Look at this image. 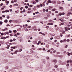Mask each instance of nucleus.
I'll use <instances>...</instances> for the list:
<instances>
[{"label":"nucleus","mask_w":72,"mask_h":72,"mask_svg":"<svg viewBox=\"0 0 72 72\" xmlns=\"http://www.w3.org/2000/svg\"><path fill=\"white\" fill-rule=\"evenodd\" d=\"M9 45H13V43H10L9 44Z\"/></svg>","instance_id":"nucleus-47"},{"label":"nucleus","mask_w":72,"mask_h":72,"mask_svg":"<svg viewBox=\"0 0 72 72\" xmlns=\"http://www.w3.org/2000/svg\"><path fill=\"white\" fill-rule=\"evenodd\" d=\"M40 7H42V4H41L40 5Z\"/></svg>","instance_id":"nucleus-45"},{"label":"nucleus","mask_w":72,"mask_h":72,"mask_svg":"<svg viewBox=\"0 0 72 72\" xmlns=\"http://www.w3.org/2000/svg\"><path fill=\"white\" fill-rule=\"evenodd\" d=\"M37 8H39L40 7V5H37Z\"/></svg>","instance_id":"nucleus-26"},{"label":"nucleus","mask_w":72,"mask_h":72,"mask_svg":"<svg viewBox=\"0 0 72 72\" xmlns=\"http://www.w3.org/2000/svg\"><path fill=\"white\" fill-rule=\"evenodd\" d=\"M14 53L15 54H17V52H16V51H15L14 52Z\"/></svg>","instance_id":"nucleus-30"},{"label":"nucleus","mask_w":72,"mask_h":72,"mask_svg":"<svg viewBox=\"0 0 72 72\" xmlns=\"http://www.w3.org/2000/svg\"><path fill=\"white\" fill-rule=\"evenodd\" d=\"M30 7H32V6H33V5L31 4V5H30Z\"/></svg>","instance_id":"nucleus-44"},{"label":"nucleus","mask_w":72,"mask_h":72,"mask_svg":"<svg viewBox=\"0 0 72 72\" xmlns=\"http://www.w3.org/2000/svg\"><path fill=\"white\" fill-rule=\"evenodd\" d=\"M44 19H48V17H45Z\"/></svg>","instance_id":"nucleus-38"},{"label":"nucleus","mask_w":72,"mask_h":72,"mask_svg":"<svg viewBox=\"0 0 72 72\" xmlns=\"http://www.w3.org/2000/svg\"><path fill=\"white\" fill-rule=\"evenodd\" d=\"M8 68H9V67L8 66H7L5 68V69H8Z\"/></svg>","instance_id":"nucleus-21"},{"label":"nucleus","mask_w":72,"mask_h":72,"mask_svg":"<svg viewBox=\"0 0 72 72\" xmlns=\"http://www.w3.org/2000/svg\"><path fill=\"white\" fill-rule=\"evenodd\" d=\"M28 19H29V20H32V19H35V18H28Z\"/></svg>","instance_id":"nucleus-3"},{"label":"nucleus","mask_w":72,"mask_h":72,"mask_svg":"<svg viewBox=\"0 0 72 72\" xmlns=\"http://www.w3.org/2000/svg\"><path fill=\"white\" fill-rule=\"evenodd\" d=\"M60 52H57V54H60Z\"/></svg>","instance_id":"nucleus-32"},{"label":"nucleus","mask_w":72,"mask_h":72,"mask_svg":"<svg viewBox=\"0 0 72 72\" xmlns=\"http://www.w3.org/2000/svg\"><path fill=\"white\" fill-rule=\"evenodd\" d=\"M14 1L15 3H16V2H17V0H14Z\"/></svg>","instance_id":"nucleus-49"},{"label":"nucleus","mask_w":72,"mask_h":72,"mask_svg":"<svg viewBox=\"0 0 72 72\" xmlns=\"http://www.w3.org/2000/svg\"><path fill=\"white\" fill-rule=\"evenodd\" d=\"M21 30V28H19L17 29L18 31H20Z\"/></svg>","instance_id":"nucleus-20"},{"label":"nucleus","mask_w":72,"mask_h":72,"mask_svg":"<svg viewBox=\"0 0 72 72\" xmlns=\"http://www.w3.org/2000/svg\"><path fill=\"white\" fill-rule=\"evenodd\" d=\"M48 3H50V4L52 3L51 1L50 0H48Z\"/></svg>","instance_id":"nucleus-6"},{"label":"nucleus","mask_w":72,"mask_h":72,"mask_svg":"<svg viewBox=\"0 0 72 72\" xmlns=\"http://www.w3.org/2000/svg\"><path fill=\"white\" fill-rule=\"evenodd\" d=\"M14 36H15L16 37H17V36H18V35H17V34H15L14 35Z\"/></svg>","instance_id":"nucleus-55"},{"label":"nucleus","mask_w":72,"mask_h":72,"mask_svg":"<svg viewBox=\"0 0 72 72\" xmlns=\"http://www.w3.org/2000/svg\"><path fill=\"white\" fill-rule=\"evenodd\" d=\"M69 14V13H68L67 14V16H69V14Z\"/></svg>","instance_id":"nucleus-35"},{"label":"nucleus","mask_w":72,"mask_h":72,"mask_svg":"<svg viewBox=\"0 0 72 72\" xmlns=\"http://www.w3.org/2000/svg\"><path fill=\"white\" fill-rule=\"evenodd\" d=\"M67 41V42H69V39H68L67 40H66Z\"/></svg>","instance_id":"nucleus-41"},{"label":"nucleus","mask_w":72,"mask_h":72,"mask_svg":"<svg viewBox=\"0 0 72 72\" xmlns=\"http://www.w3.org/2000/svg\"><path fill=\"white\" fill-rule=\"evenodd\" d=\"M2 24H3V22H1L0 21V26H1V25H2Z\"/></svg>","instance_id":"nucleus-18"},{"label":"nucleus","mask_w":72,"mask_h":72,"mask_svg":"<svg viewBox=\"0 0 72 72\" xmlns=\"http://www.w3.org/2000/svg\"><path fill=\"white\" fill-rule=\"evenodd\" d=\"M35 1H36V3H39V0H35Z\"/></svg>","instance_id":"nucleus-29"},{"label":"nucleus","mask_w":72,"mask_h":72,"mask_svg":"<svg viewBox=\"0 0 72 72\" xmlns=\"http://www.w3.org/2000/svg\"><path fill=\"white\" fill-rule=\"evenodd\" d=\"M6 34H9V32H6Z\"/></svg>","instance_id":"nucleus-53"},{"label":"nucleus","mask_w":72,"mask_h":72,"mask_svg":"<svg viewBox=\"0 0 72 72\" xmlns=\"http://www.w3.org/2000/svg\"><path fill=\"white\" fill-rule=\"evenodd\" d=\"M53 62H54V64H55L57 62V60H54L53 61Z\"/></svg>","instance_id":"nucleus-1"},{"label":"nucleus","mask_w":72,"mask_h":72,"mask_svg":"<svg viewBox=\"0 0 72 72\" xmlns=\"http://www.w3.org/2000/svg\"><path fill=\"white\" fill-rule=\"evenodd\" d=\"M13 31L14 32V33H17V30H14Z\"/></svg>","instance_id":"nucleus-12"},{"label":"nucleus","mask_w":72,"mask_h":72,"mask_svg":"<svg viewBox=\"0 0 72 72\" xmlns=\"http://www.w3.org/2000/svg\"><path fill=\"white\" fill-rule=\"evenodd\" d=\"M58 13V12L57 11H56L55 12V13Z\"/></svg>","instance_id":"nucleus-50"},{"label":"nucleus","mask_w":72,"mask_h":72,"mask_svg":"<svg viewBox=\"0 0 72 72\" xmlns=\"http://www.w3.org/2000/svg\"><path fill=\"white\" fill-rule=\"evenodd\" d=\"M12 31L10 30L9 31V33H12Z\"/></svg>","instance_id":"nucleus-51"},{"label":"nucleus","mask_w":72,"mask_h":72,"mask_svg":"<svg viewBox=\"0 0 72 72\" xmlns=\"http://www.w3.org/2000/svg\"><path fill=\"white\" fill-rule=\"evenodd\" d=\"M53 23H50V24L51 25H53Z\"/></svg>","instance_id":"nucleus-56"},{"label":"nucleus","mask_w":72,"mask_h":72,"mask_svg":"<svg viewBox=\"0 0 72 72\" xmlns=\"http://www.w3.org/2000/svg\"><path fill=\"white\" fill-rule=\"evenodd\" d=\"M14 6H18V4L17 3L15 4H14Z\"/></svg>","instance_id":"nucleus-25"},{"label":"nucleus","mask_w":72,"mask_h":72,"mask_svg":"<svg viewBox=\"0 0 72 72\" xmlns=\"http://www.w3.org/2000/svg\"><path fill=\"white\" fill-rule=\"evenodd\" d=\"M59 20L60 21H61V22H63V20L61 19H59Z\"/></svg>","instance_id":"nucleus-15"},{"label":"nucleus","mask_w":72,"mask_h":72,"mask_svg":"<svg viewBox=\"0 0 72 72\" xmlns=\"http://www.w3.org/2000/svg\"><path fill=\"white\" fill-rule=\"evenodd\" d=\"M28 10H31V8H28Z\"/></svg>","instance_id":"nucleus-54"},{"label":"nucleus","mask_w":72,"mask_h":72,"mask_svg":"<svg viewBox=\"0 0 72 72\" xmlns=\"http://www.w3.org/2000/svg\"><path fill=\"white\" fill-rule=\"evenodd\" d=\"M22 51V49H21V50H19V51L20 52H21V51Z\"/></svg>","instance_id":"nucleus-39"},{"label":"nucleus","mask_w":72,"mask_h":72,"mask_svg":"<svg viewBox=\"0 0 72 72\" xmlns=\"http://www.w3.org/2000/svg\"><path fill=\"white\" fill-rule=\"evenodd\" d=\"M52 4H55L56 3V2L55 1H53L52 2Z\"/></svg>","instance_id":"nucleus-7"},{"label":"nucleus","mask_w":72,"mask_h":72,"mask_svg":"<svg viewBox=\"0 0 72 72\" xmlns=\"http://www.w3.org/2000/svg\"><path fill=\"white\" fill-rule=\"evenodd\" d=\"M6 39V37H3L2 39Z\"/></svg>","instance_id":"nucleus-24"},{"label":"nucleus","mask_w":72,"mask_h":72,"mask_svg":"<svg viewBox=\"0 0 72 72\" xmlns=\"http://www.w3.org/2000/svg\"><path fill=\"white\" fill-rule=\"evenodd\" d=\"M25 2H28V0H25Z\"/></svg>","instance_id":"nucleus-63"},{"label":"nucleus","mask_w":72,"mask_h":72,"mask_svg":"<svg viewBox=\"0 0 72 72\" xmlns=\"http://www.w3.org/2000/svg\"><path fill=\"white\" fill-rule=\"evenodd\" d=\"M10 42H13V40H12V39L10 40Z\"/></svg>","instance_id":"nucleus-36"},{"label":"nucleus","mask_w":72,"mask_h":72,"mask_svg":"<svg viewBox=\"0 0 72 72\" xmlns=\"http://www.w3.org/2000/svg\"><path fill=\"white\" fill-rule=\"evenodd\" d=\"M64 22H62L61 23V24L62 25H64Z\"/></svg>","instance_id":"nucleus-58"},{"label":"nucleus","mask_w":72,"mask_h":72,"mask_svg":"<svg viewBox=\"0 0 72 72\" xmlns=\"http://www.w3.org/2000/svg\"><path fill=\"white\" fill-rule=\"evenodd\" d=\"M7 12H9V10H6L4 11V13H7Z\"/></svg>","instance_id":"nucleus-9"},{"label":"nucleus","mask_w":72,"mask_h":72,"mask_svg":"<svg viewBox=\"0 0 72 72\" xmlns=\"http://www.w3.org/2000/svg\"><path fill=\"white\" fill-rule=\"evenodd\" d=\"M11 3H14V1L13 0L11 1Z\"/></svg>","instance_id":"nucleus-60"},{"label":"nucleus","mask_w":72,"mask_h":72,"mask_svg":"<svg viewBox=\"0 0 72 72\" xmlns=\"http://www.w3.org/2000/svg\"><path fill=\"white\" fill-rule=\"evenodd\" d=\"M34 31H37V29H34Z\"/></svg>","instance_id":"nucleus-40"},{"label":"nucleus","mask_w":72,"mask_h":72,"mask_svg":"<svg viewBox=\"0 0 72 72\" xmlns=\"http://www.w3.org/2000/svg\"><path fill=\"white\" fill-rule=\"evenodd\" d=\"M5 30H8V28H5Z\"/></svg>","instance_id":"nucleus-37"},{"label":"nucleus","mask_w":72,"mask_h":72,"mask_svg":"<svg viewBox=\"0 0 72 72\" xmlns=\"http://www.w3.org/2000/svg\"><path fill=\"white\" fill-rule=\"evenodd\" d=\"M25 8H26V9H27L28 8V6H26L25 7Z\"/></svg>","instance_id":"nucleus-31"},{"label":"nucleus","mask_w":72,"mask_h":72,"mask_svg":"<svg viewBox=\"0 0 72 72\" xmlns=\"http://www.w3.org/2000/svg\"><path fill=\"white\" fill-rule=\"evenodd\" d=\"M68 47V45H66L65 46V48H67Z\"/></svg>","instance_id":"nucleus-48"},{"label":"nucleus","mask_w":72,"mask_h":72,"mask_svg":"<svg viewBox=\"0 0 72 72\" xmlns=\"http://www.w3.org/2000/svg\"><path fill=\"white\" fill-rule=\"evenodd\" d=\"M57 4H60L61 3L60 2V1H58L57 2Z\"/></svg>","instance_id":"nucleus-16"},{"label":"nucleus","mask_w":72,"mask_h":72,"mask_svg":"<svg viewBox=\"0 0 72 72\" xmlns=\"http://www.w3.org/2000/svg\"><path fill=\"white\" fill-rule=\"evenodd\" d=\"M69 60V62H70V63H72V60Z\"/></svg>","instance_id":"nucleus-43"},{"label":"nucleus","mask_w":72,"mask_h":72,"mask_svg":"<svg viewBox=\"0 0 72 72\" xmlns=\"http://www.w3.org/2000/svg\"><path fill=\"white\" fill-rule=\"evenodd\" d=\"M32 3L33 4H36V1L33 2V1H32Z\"/></svg>","instance_id":"nucleus-4"},{"label":"nucleus","mask_w":72,"mask_h":72,"mask_svg":"<svg viewBox=\"0 0 72 72\" xmlns=\"http://www.w3.org/2000/svg\"><path fill=\"white\" fill-rule=\"evenodd\" d=\"M13 21L14 23H17V21L13 20Z\"/></svg>","instance_id":"nucleus-28"},{"label":"nucleus","mask_w":72,"mask_h":72,"mask_svg":"<svg viewBox=\"0 0 72 72\" xmlns=\"http://www.w3.org/2000/svg\"><path fill=\"white\" fill-rule=\"evenodd\" d=\"M6 5H8V4H9V1H7L6 2Z\"/></svg>","instance_id":"nucleus-11"},{"label":"nucleus","mask_w":72,"mask_h":72,"mask_svg":"<svg viewBox=\"0 0 72 72\" xmlns=\"http://www.w3.org/2000/svg\"><path fill=\"white\" fill-rule=\"evenodd\" d=\"M4 22H5V23H7V22H8V20L6 19L5 20Z\"/></svg>","instance_id":"nucleus-17"},{"label":"nucleus","mask_w":72,"mask_h":72,"mask_svg":"<svg viewBox=\"0 0 72 72\" xmlns=\"http://www.w3.org/2000/svg\"><path fill=\"white\" fill-rule=\"evenodd\" d=\"M13 6L12 5H10V8H12Z\"/></svg>","instance_id":"nucleus-52"},{"label":"nucleus","mask_w":72,"mask_h":72,"mask_svg":"<svg viewBox=\"0 0 72 72\" xmlns=\"http://www.w3.org/2000/svg\"><path fill=\"white\" fill-rule=\"evenodd\" d=\"M1 10H4V8H2L1 9Z\"/></svg>","instance_id":"nucleus-64"},{"label":"nucleus","mask_w":72,"mask_h":72,"mask_svg":"<svg viewBox=\"0 0 72 72\" xmlns=\"http://www.w3.org/2000/svg\"><path fill=\"white\" fill-rule=\"evenodd\" d=\"M39 34H40V35H42V33L41 32H39Z\"/></svg>","instance_id":"nucleus-42"},{"label":"nucleus","mask_w":72,"mask_h":72,"mask_svg":"<svg viewBox=\"0 0 72 72\" xmlns=\"http://www.w3.org/2000/svg\"><path fill=\"white\" fill-rule=\"evenodd\" d=\"M65 14V13L64 12H63L62 14H59V15L60 16L62 15H64Z\"/></svg>","instance_id":"nucleus-2"},{"label":"nucleus","mask_w":72,"mask_h":72,"mask_svg":"<svg viewBox=\"0 0 72 72\" xmlns=\"http://www.w3.org/2000/svg\"><path fill=\"white\" fill-rule=\"evenodd\" d=\"M32 28L33 29H35V28H36V26H33V27H32Z\"/></svg>","instance_id":"nucleus-10"},{"label":"nucleus","mask_w":72,"mask_h":72,"mask_svg":"<svg viewBox=\"0 0 72 72\" xmlns=\"http://www.w3.org/2000/svg\"><path fill=\"white\" fill-rule=\"evenodd\" d=\"M55 68H58V66L55 65Z\"/></svg>","instance_id":"nucleus-34"},{"label":"nucleus","mask_w":72,"mask_h":72,"mask_svg":"<svg viewBox=\"0 0 72 72\" xmlns=\"http://www.w3.org/2000/svg\"><path fill=\"white\" fill-rule=\"evenodd\" d=\"M14 69H17V68H12V69H10V71H13V70H14Z\"/></svg>","instance_id":"nucleus-5"},{"label":"nucleus","mask_w":72,"mask_h":72,"mask_svg":"<svg viewBox=\"0 0 72 72\" xmlns=\"http://www.w3.org/2000/svg\"><path fill=\"white\" fill-rule=\"evenodd\" d=\"M35 57L36 58H39V57H38V56H35Z\"/></svg>","instance_id":"nucleus-59"},{"label":"nucleus","mask_w":72,"mask_h":72,"mask_svg":"<svg viewBox=\"0 0 72 72\" xmlns=\"http://www.w3.org/2000/svg\"><path fill=\"white\" fill-rule=\"evenodd\" d=\"M46 28H49V26H46Z\"/></svg>","instance_id":"nucleus-62"},{"label":"nucleus","mask_w":72,"mask_h":72,"mask_svg":"<svg viewBox=\"0 0 72 72\" xmlns=\"http://www.w3.org/2000/svg\"><path fill=\"white\" fill-rule=\"evenodd\" d=\"M43 12H45V11H46V10H45V9H44L43 10Z\"/></svg>","instance_id":"nucleus-61"},{"label":"nucleus","mask_w":72,"mask_h":72,"mask_svg":"<svg viewBox=\"0 0 72 72\" xmlns=\"http://www.w3.org/2000/svg\"><path fill=\"white\" fill-rule=\"evenodd\" d=\"M62 34H66V33L65 32V31H64L62 32Z\"/></svg>","instance_id":"nucleus-27"},{"label":"nucleus","mask_w":72,"mask_h":72,"mask_svg":"<svg viewBox=\"0 0 72 72\" xmlns=\"http://www.w3.org/2000/svg\"><path fill=\"white\" fill-rule=\"evenodd\" d=\"M67 28V27H66L65 28V30L66 32L68 31V29Z\"/></svg>","instance_id":"nucleus-8"},{"label":"nucleus","mask_w":72,"mask_h":72,"mask_svg":"<svg viewBox=\"0 0 72 72\" xmlns=\"http://www.w3.org/2000/svg\"><path fill=\"white\" fill-rule=\"evenodd\" d=\"M66 41V39H64L63 40V42H65Z\"/></svg>","instance_id":"nucleus-22"},{"label":"nucleus","mask_w":72,"mask_h":72,"mask_svg":"<svg viewBox=\"0 0 72 72\" xmlns=\"http://www.w3.org/2000/svg\"><path fill=\"white\" fill-rule=\"evenodd\" d=\"M61 57V56H58V55H57V56H56V57Z\"/></svg>","instance_id":"nucleus-46"},{"label":"nucleus","mask_w":72,"mask_h":72,"mask_svg":"<svg viewBox=\"0 0 72 72\" xmlns=\"http://www.w3.org/2000/svg\"><path fill=\"white\" fill-rule=\"evenodd\" d=\"M46 59H49V57H46Z\"/></svg>","instance_id":"nucleus-23"},{"label":"nucleus","mask_w":72,"mask_h":72,"mask_svg":"<svg viewBox=\"0 0 72 72\" xmlns=\"http://www.w3.org/2000/svg\"><path fill=\"white\" fill-rule=\"evenodd\" d=\"M55 10H57V9L56 8H54L52 9V11H55Z\"/></svg>","instance_id":"nucleus-19"},{"label":"nucleus","mask_w":72,"mask_h":72,"mask_svg":"<svg viewBox=\"0 0 72 72\" xmlns=\"http://www.w3.org/2000/svg\"><path fill=\"white\" fill-rule=\"evenodd\" d=\"M55 52H56V51L54 50L53 51V53H55Z\"/></svg>","instance_id":"nucleus-57"},{"label":"nucleus","mask_w":72,"mask_h":72,"mask_svg":"<svg viewBox=\"0 0 72 72\" xmlns=\"http://www.w3.org/2000/svg\"><path fill=\"white\" fill-rule=\"evenodd\" d=\"M60 9H62V10H63V8L62 7H60L59 8Z\"/></svg>","instance_id":"nucleus-13"},{"label":"nucleus","mask_w":72,"mask_h":72,"mask_svg":"<svg viewBox=\"0 0 72 72\" xmlns=\"http://www.w3.org/2000/svg\"><path fill=\"white\" fill-rule=\"evenodd\" d=\"M49 9H51V7L49 6Z\"/></svg>","instance_id":"nucleus-33"},{"label":"nucleus","mask_w":72,"mask_h":72,"mask_svg":"<svg viewBox=\"0 0 72 72\" xmlns=\"http://www.w3.org/2000/svg\"><path fill=\"white\" fill-rule=\"evenodd\" d=\"M67 55H68V56H70V53H69V52H68L67 53Z\"/></svg>","instance_id":"nucleus-14"}]
</instances>
